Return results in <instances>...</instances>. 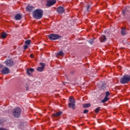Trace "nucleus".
<instances>
[{"label":"nucleus","mask_w":130,"mask_h":130,"mask_svg":"<svg viewBox=\"0 0 130 130\" xmlns=\"http://www.w3.org/2000/svg\"><path fill=\"white\" fill-rule=\"evenodd\" d=\"M43 16V10L41 9L35 10L32 13V17L36 20H39L42 18Z\"/></svg>","instance_id":"f257e3e1"},{"label":"nucleus","mask_w":130,"mask_h":130,"mask_svg":"<svg viewBox=\"0 0 130 130\" xmlns=\"http://www.w3.org/2000/svg\"><path fill=\"white\" fill-rule=\"evenodd\" d=\"M22 113V109L20 107H16L13 109L12 114L15 118H19L21 116Z\"/></svg>","instance_id":"f03ea898"},{"label":"nucleus","mask_w":130,"mask_h":130,"mask_svg":"<svg viewBox=\"0 0 130 130\" xmlns=\"http://www.w3.org/2000/svg\"><path fill=\"white\" fill-rule=\"evenodd\" d=\"M130 82V75H125L120 79L121 84H127Z\"/></svg>","instance_id":"7ed1b4c3"},{"label":"nucleus","mask_w":130,"mask_h":130,"mask_svg":"<svg viewBox=\"0 0 130 130\" xmlns=\"http://www.w3.org/2000/svg\"><path fill=\"white\" fill-rule=\"evenodd\" d=\"M69 101L70 102L68 104L69 107L75 110L76 109V102L75 101V99L73 98V96H71L69 98Z\"/></svg>","instance_id":"20e7f679"},{"label":"nucleus","mask_w":130,"mask_h":130,"mask_svg":"<svg viewBox=\"0 0 130 130\" xmlns=\"http://www.w3.org/2000/svg\"><path fill=\"white\" fill-rule=\"evenodd\" d=\"M48 38L50 40H57L59 38H61V36L54 34H51L48 36Z\"/></svg>","instance_id":"39448f33"},{"label":"nucleus","mask_w":130,"mask_h":130,"mask_svg":"<svg viewBox=\"0 0 130 130\" xmlns=\"http://www.w3.org/2000/svg\"><path fill=\"white\" fill-rule=\"evenodd\" d=\"M5 63L8 67H13V66L14 65V61L11 59H7L5 61Z\"/></svg>","instance_id":"423d86ee"},{"label":"nucleus","mask_w":130,"mask_h":130,"mask_svg":"<svg viewBox=\"0 0 130 130\" xmlns=\"http://www.w3.org/2000/svg\"><path fill=\"white\" fill-rule=\"evenodd\" d=\"M1 73L4 75H8L10 74V69L8 67H4L1 71Z\"/></svg>","instance_id":"0eeeda50"},{"label":"nucleus","mask_w":130,"mask_h":130,"mask_svg":"<svg viewBox=\"0 0 130 130\" xmlns=\"http://www.w3.org/2000/svg\"><path fill=\"white\" fill-rule=\"evenodd\" d=\"M109 95H110V93L109 92V91L106 92L105 97L104 99L102 100V103H105V102H106L107 101H108L109 100V98L108 97Z\"/></svg>","instance_id":"6e6552de"},{"label":"nucleus","mask_w":130,"mask_h":130,"mask_svg":"<svg viewBox=\"0 0 130 130\" xmlns=\"http://www.w3.org/2000/svg\"><path fill=\"white\" fill-rule=\"evenodd\" d=\"M56 3V1L55 0H51L47 1V7H51V6H53L54 5H55Z\"/></svg>","instance_id":"1a4fd4ad"},{"label":"nucleus","mask_w":130,"mask_h":130,"mask_svg":"<svg viewBox=\"0 0 130 130\" xmlns=\"http://www.w3.org/2000/svg\"><path fill=\"white\" fill-rule=\"evenodd\" d=\"M57 12L58 14H62V13H64V9L61 6L57 8Z\"/></svg>","instance_id":"9d476101"},{"label":"nucleus","mask_w":130,"mask_h":130,"mask_svg":"<svg viewBox=\"0 0 130 130\" xmlns=\"http://www.w3.org/2000/svg\"><path fill=\"white\" fill-rule=\"evenodd\" d=\"M34 9H35L34 7H33L32 6H31L30 5H28L26 7V9L27 10V11H28V12H32V11H33V10H34Z\"/></svg>","instance_id":"9b49d317"},{"label":"nucleus","mask_w":130,"mask_h":130,"mask_svg":"<svg viewBox=\"0 0 130 130\" xmlns=\"http://www.w3.org/2000/svg\"><path fill=\"white\" fill-rule=\"evenodd\" d=\"M107 40L106 37L105 35H102L100 37V42H105Z\"/></svg>","instance_id":"f8f14e48"},{"label":"nucleus","mask_w":130,"mask_h":130,"mask_svg":"<svg viewBox=\"0 0 130 130\" xmlns=\"http://www.w3.org/2000/svg\"><path fill=\"white\" fill-rule=\"evenodd\" d=\"M33 72H34V69L33 68H30L29 69H27L26 71V73L28 75V76H31Z\"/></svg>","instance_id":"ddd939ff"},{"label":"nucleus","mask_w":130,"mask_h":130,"mask_svg":"<svg viewBox=\"0 0 130 130\" xmlns=\"http://www.w3.org/2000/svg\"><path fill=\"white\" fill-rule=\"evenodd\" d=\"M61 114H62V112H57L56 114H53V116L54 117H58L59 116H60V115H61Z\"/></svg>","instance_id":"4468645a"},{"label":"nucleus","mask_w":130,"mask_h":130,"mask_svg":"<svg viewBox=\"0 0 130 130\" xmlns=\"http://www.w3.org/2000/svg\"><path fill=\"white\" fill-rule=\"evenodd\" d=\"M15 19L16 20H21L22 19V15L20 14H17L15 15Z\"/></svg>","instance_id":"2eb2a0df"},{"label":"nucleus","mask_w":130,"mask_h":130,"mask_svg":"<svg viewBox=\"0 0 130 130\" xmlns=\"http://www.w3.org/2000/svg\"><path fill=\"white\" fill-rule=\"evenodd\" d=\"M126 29L125 27H123L121 29V34L123 36L126 35V34H127V32L126 31Z\"/></svg>","instance_id":"dca6fc26"},{"label":"nucleus","mask_w":130,"mask_h":130,"mask_svg":"<svg viewBox=\"0 0 130 130\" xmlns=\"http://www.w3.org/2000/svg\"><path fill=\"white\" fill-rule=\"evenodd\" d=\"M128 10H129V7L125 8L124 10H123L122 11L123 16H125V15L127 13V12H128Z\"/></svg>","instance_id":"f3484780"},{"label":"nucleus","mask_w":130,"mask_h":130,"mask_svg":"<svg viewBox=\"0 0 130 130\" xmlns=\"http://www.w3.org/2000/svg\"><path fill=\"white\" fill-rule=\"evenodd\" d=\"M63 54H64L63 53V52H62V51H60L59 52H58L56 54V56L57 57H58V56H63Z\"/></svg>","instance_id":"a211bd4d"},{"label":"nucleus","mask_w":130,"mask_h":130,"mask_svg":"<svg viewBox=\"0 0 130 130\" xmlns=\"http://www.w3.org/2000/svg\"><path fill=\"white\" fill-rule=\"evenodd\" d=\"M83 108H89V107H91V104L88 103V104H84L83 105Z\"/></svg>","instance_id":"6ab92c4d"},{"label":"nucleus","mask_w":130,"mask_h":130,"mask_svg":"<svg viewBox=\"0 0 130 130\" xmlns=\"http://www.w3.org/2000/svg\"><path fill=\"white\" fill-rule=\"evenodd\" d=\"M7 33L6 32H3L2 34H1V38H2L3 39H5V38H6L7 37Z\"/></svg>","instance_id":"aec40b11"},{"label":"nucleus","mask_w":130,"mask_h":130,"mask_svg":"<svg viewBox=\"0 0 130 130\" xmlns=\"http://www.w3.org/2000/svg\"><path fill=\"white\" fill-rule=\"evenodd\" d=\"M37 70L38 71V72H43L44 71V69H43V68L42 67H38L37 68Z\"/></svg>","instance_id":"412c9836"},{"label":"nucleus","mask_w":130,"mask_h":130,"mask_svg":"<svg viewBox=\"0 0 130 130\" xmlns=\"http://www.w3.org/2000/svg\"><path fill=\"white\" fill-rule=\"evenodd\" d=\"M30 43H31L30 40H27L25 41V44H27V45H30Z\"/></svg>","instance_id":"4be33fe9"},{"label":"nucleus","mask_w":130,"mask_h":130,"mask_svg":"<svg viewBox=\"0 0 130 130\" xmlns=\"http://www.w3.org/2000/svg\"><path fill=\"white\" fill-rule=\"evenodd\" d=\"M88 42L92 45L94 43V39L88 40Z\"/></svg>","instance_id":"5701e85b"},{"label":"nucleus","mask_w":130,"mask_h":130,"mask_svg":"<svg viewBox=\"0 0 130 130\" xmlns=\"http://www.w3.org/2000/svg\"><path fill=\"white\" fill-rule=\"evenodd\" d=\"M101 89L102 90H105V89H106V85H101Z\"/></svg>","instance_id":"b1692460"},{"label":"nucleus","mask_w":130,"mask_h":130,"mask_svg":"<svg viewBox=\"0 0 130 130\" xmlns=\"http://www.w3.org/2000/svg\"><path fill=\"white\" fill-rule=\"evenodd\" d=\"M40 66H41V68H43V69H44V68H45V66H46L45 63L40 62Z\"/></svg>","instance_id":"393cba45"},{"label":"nucleus","mask_w":130,"mask_h":130,"mask_svg":"<svg viewBox=\"0 0 130 130\" xmlns=\"http://www.w3.org/2000/svg\"><path fill=\"white\" fill-rule=\"evenodd\" d=\"M99 110H100V107H98L97 108H96V109L94 110L95 112H96V113H98V112H99Z\"/></svg>","instance_id":"a878e982"},{"label":"nucleus","mask_w":130,"mask_h":130,"mask_svg":"<svg viewBox=\"0 0 130 130\" xmlns=\"http://www.w3.org/2000/svg\"><path fill=\"white\" fill-rule=\"evenodd\" d=\"M90 8H91V5H88L86 8L87 12H90V10H89L90 9Z\"/></svg>","instance_id":"bb28decb"},{"label":"nucleus","mask_w":130,"mask_h":130,"mask_svg":"<svg viewBox=\"0 0 130 130\" xmlns=\"http://www.w3.org/2000/svg\"><path fill=\"white\" fill-rule=\"evenodd\" d=\"M23 48H24V50H26V49H28V45H25L23 46Z\"/></svg>","instance_id":"cd10ccee"},{"label":"nucleus","mask_w":130,"mask_h":130,"mask_svg":"<svg viewBox=\"0 0 130 130\" xmlns=\"http://www.w3.org/2000/svg\"><path fill=\"white\" fill-rule=\"evenodd\" d=\"M88 112H89V110H85L83 111V113H84V114H86V113H88Z\"/></svg>","instance_id":"c85d7f7f"},{"label":"nucleus","mask_w":130,"mask_h":130,"mask_svg":"<svg viewBox=\"0 0 130 130\" xmlns=\"http://www.w3.org/2000/svg\"><path fill=\"white\" fill-rule=\"evenodd\" d=\"M31 58H33L34 57V56L33 55V54H31L30 55Z\"/></svg>","instance_id":"c756f323"},{"label":"nucleus","mask_w":130,"mask_h":130,"mask_svg":"<svg viewBox=\"0 0 130 130\" xmlns=\"http://www.w3.org/2000/svg\"><path fill=\"white\" fill-rule=\"evenodd\" d=\"M2 68H4V65H3V64H0V69H2Z\"/></svg>","instance_id":"7c9ffc66"},{"label":"nucleus","mask_w":130,"mask_h":130,"mask_svg":"<svg viewBox=\"0 0 130 130\" xmlns=\"http://www.w3.org/2000/svg\"><path fill=\"white\" fill-rule=\"evenodd\" d=\"M26 90H29V87L28 86H26Z\"/></svg>","instance_id":"2f4dec72"}]
</instances>
